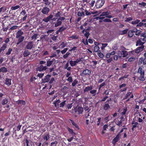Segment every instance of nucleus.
Listing matches in <instances>:
<instances>
[{
  "label": "nucleus",
  "instance_id": "1",
  "mask_svg": "<svg viewBox=\"0 0 146 146\" xmlns=\"http://www.w3.org/2000/svg\"><path fill=\"white\" fill-rule=\"evenodd\" d=\"M56 60L54 58H50L46 60V67H50L51 66L52 67L50 68H48V71L49 73L51 72L54 71V69L56 68L55 64Z\"/></svg>",
  "mask_w": 146,
  "mask_h": 146
},
{
  "label": "nucleus",
  "instance_id": "2",
  "mask_svg": "<svg viewBox=\"0 0 146 146\" xmlns=\"http://www.w3.org/2000/svg\"><path fill=\"white\" fill-rule=\"evenodd\" d=\"M90 28L89 27L86 29H84L82 31V33L83 34H84V32H85V33H84V36L86 38V40L85 41L84 39H82V42L85 45H88V38L90 34L89 33V31L90 30Z\"/></svg>",
  "mask_w": 146,
  "mask_h": 146
},
{
  "label": "nucleus",
  "instance_id": "3",
  "mask_svg": "<svg viewBox=\"0 0 146 146\" xmlns=\"http://www.w3.org/2000/svg\"><path fill=\"white\" fill-rule=\"evenodd\" d=\"M137 73L139 76L138 77V79L141 81H144L145 80L144 78L145 70L141 67H139L137 70Z\"/></svg>",
  "mask_w": 146,
  "mask_h": 146
},
{
  "label": "nucleus",
  "instance_id": "4",
  "mask_svg": "<svg viewBox=\"0 0 146 146\" xmlns=\"http://www.w3.org/2000/svg\"><path fill=\"white\" fill-rule=\"evenodd\" d=\"M105 0H97L96 3L95 7L99 8L102 7L105 3Z\"/></svg>",
  "mask_w": 146,
  "mask_h": 146
},
{
  "label": "nucleus",
  "instance_id": "5",
  "mask_svg": "<svg viewBox=\"0 0 146 146\" xmlns=\"http://www.w3.org/2000/svg\"><path fill=\"white\" fill-rule=\"evenodd\" d=\"M48 68L46 67V66H44L42 65H40L39 66H38L36 68V71L37 72H41L42 71H45L46 70L48 71Z\"/></svg>",
  "mask_w": 146,
  "mask_h": 146
},
{
  "label": "nucleus",
  "instance_id": "6",
  "mask_svg": "<svg viewBox=\"0 0 146 146\" xmlns=\"http://www.w3.org/2000/svg\"><path fill=\"white\" fill-rule=\"evenodd\" d=\"M52 86L51 84H49V86H47L46 85L45 86V87L46 88H48L49 90L48 92L49 94L51 95L53 94L55 92V90L53 88H52Z\"/></svg>",
  "mask_w": 146,
  "mask_h": 146
},
{
  "label": "nucleus",
  "instance_id": "7",
  "mask_svg": "<svg viewBox=\"0 0 146 146\" xmlns=\"http://www.w3.org/2000/svg\"><path fill=\"white\" fill-rule=\"evenodd\" d=\"M51 76L50 74H48L45 76L44 78H42L41 80L42 82L43 83L48 82L50 80V78Z\"/></svg>",
  "mask_w": 146,
  "mask_h": 146
},
{
  "label": "nucleus",
  "instance_id": "8",
  "mask_svg": "<svg viewBox=\"0 0 146 146\" xmlns=\"http://www.w3.org/2000/svg\"><path fill=\"white\" fill-rule=\"evenodd\" d=\"M34 45L33 41L28 42L26 48L28 49L31 50L34 47Z\"/></svg>",
  "mask_w": 146,
  "mask_h": 146
},
{
  "label": "nucleus",
  "instance_id": "9",
  "mask_svg": "<svg viewBox=\"0 0 146 146\" xmlns=\"http://www.w3.org/2000/svg\"><path fill=\"white\" fill-rule=\"evenodd\" d=\"M91 73V71L88 69L84 70L80 74V75L81 76H84L85 75H89Z\"/></svg>",
  "mask_w": 146,
  "mask_h": 146
},
{
  "label": "nucleus",
  "instance_id": "10",
  "mask_svg": "<svg viewBox=\"0 0 146 146\" xmlns=\"http://www.w3.org/2000/svg\"><path fill=\"white\" fill-rule=\"evenodd\" d=\"M53 17V15L52 14H50L49 16L46 18H44L42 19V21L46 23H48L52 20V18Z\"/></svg>",
  "mask_w": 146,
  "mask_h": 146
},
{
  "label": "nucleus",
  "instance_id": "11",
  "mask_svg": "<svg viewBox=\"0 0 146 146\" xmlns=\"http://www.w3.org/2000/svg\"><path fill=\"white\" fill-rule=\"evenodd\" d=\"M145 46H140L137 48L135 50V52L137 54H139L143 51L144 48Z\"/></svg>",
  "mask_w": 146,
  "mask_h": 146
},
{
  "label": "nucleus",
  "instance_id": "12",
  "mask_svg": "<svg viewBox=\"0 0 146 146\" xmlns=\"http://www.w3.org/2000/svg\"><path fill=\"white\" fill-rule=\"evenodd\" d=\"M121 49L122 50L121 52V54L123 55V57H125L128 55L127 52V51H125L126 48L123 46H121Z\"/></svg>",
  "mask_w": 146,
  "mask_h": 146
},
{
  "label": "nucleus",
  "instance_id": "13",
  "mask_svg": "<svg viewBox=\"0 0 146 146\" xmlns=\"http://www.w3.org/2000/svg\"><path fill=\"white\" fill-rule=\"evenodd\" d=\"M139 64L141 65L143 64V65L146 64V60L144 58L141 57L139 58Z\"/></svg>",
  "mask_w": 146,
  "mask_h": 146
},
{
  "label": "nucleus",
  "instance_id": "14",
  "mask_svg": "<svg viewBox=\"0 0 146 146\" xmlns=\"http://www.w3.org/2000/svg\"><path fill=\"white\" fill-rule=\"evenodd\" d=\"M49 9L47 7H45L42 9L41 12L44 14L47 15L49 11Z\"/></svg>",
  "mask_w": 146,
  "mask_h": 146
},
{
  "label": "nucleus",
  "instance_id": "15",
  "mask_svg": "<svg viewBox=\"0 0 146 146\" xmlns=\"http://www.w3.org/2000/svg\"><path fill=\"white\" fill-rule=\"evenodd\" d=\"M110 108L109 104L105 102L103 106V109L105 111H107Z\"/></svg>",
  "mask_w": 146,
  "mask_h": 146
},
{
  "label": "nucleus",
  "instance_id": "16",
  "mask_svg": "<svg viewBox=\"0 0 146 146\" xmlns=\"http://www.w3.org/2000/svg\"><path fill=\"white\" fill-rule=\"evenodd\" d=\"M11 79L6 78L4 84L9 86L11 84Z\"/></svg>",
  "mask_w": 146,
  "mask_h": 146
},
{
  "label": "nucleus",
  "instance_id": "17",
  "mask_svg": "<svg viewBox=\"0 0 146 146\" xmlns=\"http://www.w3.org/2000/svg\"><path fill=\"white\" fill-rule=\"evenodd\" d=\"M99 19L102 20L101 22H111V21L109 19L105 18V17H99Z\"/></svg>",
  "mask_w": 146,
  "mask_h": 146
},
{
  "label": "nucleus",
  "instance_id": "18",
  "mask_svg": "<svg viewBox=\"0 0 146 146\" xmlns=\"http://www.w3.org/2000/svg\"><path fill=\"white\" fill-rule=\"evenodd\" d=\"M144 43V42H142L141 40L140 39H139L136 42V46H144L143 44Z\"/></svg>",
  "mask_w": 146,
  "mask_h": 146
},
{
  "label": "nucleus",
  "instance_id": "19",
  "mask_svg": "<svg viewBox=\"0 0 146 146\" xmlns=\"http://www.w3.org/2000/svg\"><path fill=\"white\" fill-rule=\"evenodd\" d=\"M134 34V29L132 30H129L128 33V36L129 37L131 38L133 37Z\"/></svg>",
  "mask_w": 146,
  "mask_h": 146
},
{
  "label": "nucleus",
  "instance_id": "20",
  "mask_svg": "<svg viewBox=\"0 0 146 146\" xmlns=\"http://www.w3.org/2000/svg\"><path fill=\"white\" fill-rule=\"evenodd\" d=\"M54 24L55 27H57L61 25L62 22L58 19L56 21L54 22Z\"/></svg>",
  "mask_w": 146,
  "mask_h": 146
},
{
  "label": "nucleus",
  "instance_id": "21",
  "mask_svg": "<svg viewBox=\"0 0 146 146\" xmlns=\"http://www.w3.org/2000/svg\"><path fill=\"white\" fill-rule=\"evenodd\" d=\"M134 33L136 35L139 36V35H141V31L139 30H138L136 28L134 29Z\"/></svg>",
  "mask_w": 146,
  "mask_h": 146
},
{
  "label": "nucleus",
  "instance_id": "22",
  "mask_svg": "<svg viewBox=\"0 0 146 146\" xmlns=\"http://www.w3.org/2000/svg\"><path fill=\"white\" fill-rule=\"evenodd\" d=\"M24 37L23 36L19 37L18 38V41L16 43L17 45H18L20 43L22 42L24 40Z\"/></svg>",
  "mask_w": 146,
  "mask_h": 146
},
{
  "label": "nucleus",
  "instance_id": "23",
  "mask_svg": "<svg viewBox=\"0 0 146 146\" xmlns=\"http://www.w3.org/2000/svg\"><path fill=\"white\" fill-rule=\"evenodd\" d=\"M141 36L144 37L142 39L141 38V39L143 41L145 42L146 41V32L142 33L141 34Z\"/></svg>",
  "mask_w": 146,
  "mask_h": 146
},
{
  "label": "nucleus",
  "instance_id": "24",
  "mask_svg": "<svg viewBox=\"0 0 146 146\" xmlns=\"http://www.w3.org/2000/svg\"><path fill=\"white\" fill-rule=\"evenodd\" d=\"M139 7L141 8H146V3L144 2L139 3H138Z\"/></svg>",
  "mask_w": 146,
  "mask_h": 146
},
{
  "label": "nucleus",
  "instance_id": "25",
  "mask_svg": "<svg viewBox=\"0 0 146 146\" xmlns=\"http://www.w3.org/2000/svg\"><path fill=\"white\" fill-rule=\"evenodd\" d=\"M23 32L21 30H20L18 31L16 34V38H18L19 37L22 36L21 35L23 34Z\"/></svg>",
  "mask_w": 146,
  "mask_h": 146
},
{
  "label": "nucleus",
  "instance_id": "26",
  "mask_svg": "<svg viewBox=\"0 0 146 146\" xmlns=\"http://www.w3.org/2000/svg\"><path fill=\"white\" fill-rule=\"evenodd\" d=\"M93 87L92 86H88L86 87L84 90V92H88L89 91H90L93 89Z\"/></svg>",
  "mask_w": 146,
  "mask_h": 146
},
{
  "label": "nucleus",
  "instance_id": "27",
  "mask_svg": "<svg viewBox=\"0 0 146 146\" xmlns=\"http://www.w3.org/2000/svg\"><path fill=\"white\" fill-rule=\"evenodd\" d=\"M21 5H16L15 6H12L11 8V10H16L19 8L20 7Z\"/></svg>",
  "mask_w": 146,
  "mask_h": 146
},
{
  "label": "nucleus",
  "instance_id": "28",
  "mask_svg": "<svg viewBox=\"0 0 146 146\" xmlns=\"http://www.w3.org/2000/svg\"><path fill=\"white\" fill-rule=\"evenodd\" d=\"M110 14V12H108V11H107L106 12H103L100 15V17H101V16H106H106L108 15H109Z\"/></svg>",
  "mask_w": 146,
  "mask_h": 146
},
{
  "label": "nucleus",
  "instance_id": "29",
  "mask_svg": "<svg viewBox=\"0 0 146 146\" xmlns=\"http://www.w3.org/2000/svg\"><path fill=\"white\" fill-rule=\"evenodd\" d=\"M72 125H73L75 126V127L77 129H78L79 130V126L78 125L72 120L71 119H69Z\"/></svg>",
  "mask_w": 146,
  "mask_h": 146
},
{
  "label": "nucleus",
  "instance_id": "30",
  "mask_svg": "<svg viewBox=\"0 0 146 146\" xmlns=\"http://www.w3.org/2000/svg\"><path fill=\"white\" fill-rule=\"evenodd\" d=\"M69 63L70 66L72 67L75 66L77 64L76 60L73 61L72 60L70 61Z\"/></svg>",
  "mask_w": 146,
  "mask_h": 146
},
{
  "label": "nucleus",
  "instance_id": "31",
  "mask_svg": "<svg viewBox=\"0 0 146 146\" xmlns=\"http://www.w3.org/2000/svg\"><path fill=\"white\" fill-rule=\"evenodd\" d=\"M8 98H6L2 100L1 103L2 105H4L7 104L8 103Z\"/></svg>",
  "mask_w": 146,
  "mask_h": 146
},
{
  "label": "nucleus",
  "instance_id": "32",
  "mask_svg": "<svg viewBox=\"0 0 146 146\" xmlns=\"http://www.w3.org/2000/svg\"><path fill=\"white\" fill-rule=\"evenodd\" d=\"M66 29L67 27H64V25H63L58 29V31H60V32H62L64 31Z\"/></svg>",
  "mask_w": 146,
  "mask_h": 146
},
{
  "label": "nucleus",
  "instance_id": "33",
  "mask_svg": "<svg viewBox=\"0 0 146 146\" xmlns=\"http://www.w3.org/2000/svg\"><path fill=\"white\" fill-rule=\"evenodd\" d=\"M61 101L59 99H58L57 100V99H56V100L54 103L56 107H59V103Z\"/></svg>",
  "mask_w": 146,
  "mask_h": 146
},
{
  "label": "nucleus",
  "instance_id": "34",
  "mask_svg": "<svg viewBox=\"0 0 146 146\" xmlns=\"http://www.w3.org/2000/svg\"><path fill=\"white\" fill-rule=\"evenodd\" d=\"M30 54V52L28 50H25L24 51L23 55V56L25 57H27Z\"/></svg>",
  "mask_w": 146,
  "mask_h": 146
},
{
  "label": "nucleus",
  "instance_id": "35",
  "mask_svg": "<svg viewBox=\"0 0 146 146\" xmlns=\"http://www.w3.org/2000/svg\"><path fill=\"white\" fill-rule=\"evenodd\" d=\"M131 124L133 125L132 126L133 127L135 128L139 127V124L134 121H132Z\"/></svg>",
  "mask_w": 146,
  "mask_h": 146
},
{
  "label": "nucleus",
  "instance_id": "36",
  "mask_svg": "<svg viewBox=\"0 0 146 146\" xmlns=\"http://www.w3.org/2000/svg\"><path fill=\"white\" fill-rule=\"evenodd\" d=\"M77 110L78 114H81L83 111V108L79 106L77 108Z\"/></svg>",
  "mask_w": 146,
  "mask_h": 146
},
{
  "label": "nucleus",
  "instance_id": "37",
  "mask_svg": "<svg viewBox=\"0 0 146 146\" xmlns=\"http://www.w3.org/2000/svg\"><path fill=\"white\" fill-rule=\"evenodd\" d=\"M16 102L18 104H20L23 105H25L26 104L25 101L23 100H18Z\"/></svg>",
  "mask_w": 146,
  "mask_h": 146
},
{
  "label": "nucleus",
  "instance_id": "38",
  "mask_svg": "<svg viewBox=\"0 0 146 146\" xmlns=\"http://www.w3.org/2000/svg\"><path fill=\"white\" fill-rule=\"evenodd\" d=\"M68 129L70 133L73 136H74L76 135L74 131L72 129L68 127Z\"/></svg>",
  "mask_w": 146,
  "mask_h": 146
},
{
  "label": "nucleus",
  "instance_id": "39",
  "mask_svg": "<svg viewBox=\"0 0 146 146\" xmlns=\"http://www.w3.org/2000/svg\"><path fill=\"white\" fill-rule=\"evenodd\" d=\"M7 71V68L5 67H2L0 68V72L5 73Z\"/></svg>",
  "mask_w": 146,
  "mask_h": 146
},
{
  "label": "nucleus",
  "instance_id": "40",
  "mask_svg": "<svg viewBox=\"0 0 146 146\" xmlns=\"http://www.w3.org/2000/svg\"><path fill=\"white\" fill-rule=\"evenodd\" d=\"M66 100H64L63 102L60 103L59 104V107L60 108H63L66 104Z\"/></svg>",
  "mask_w": 146,
  "mask_h": 146
},
{
  "label": "nucleus",
  "instance_id": "41",
  "mask_svg": "<svg viewBox=\"0 0 146 146\" xmlns=\"http://www.w3.org/2000/svg\"><path fill=\"white\" fill-rule=\"evenodd\" d=\"M38 35L37 34H35L33 35L31 37V38L32 40L34 39V41H35L37 38Z\"/></svg>",
  "mask_w": 146,
  "mask_h": 146
},
{
  "label": "nucleus",
  "instance_id": "42",
  "mask_svg": "<svg viewBox=\"0 0 146 146\" xmlns=\"http://www.w3.org/2000/svg\"><path fill=\"white\" fill-rule=\"evenodd\" d=\"M95 3V1L94 0H92L91 1H90L89 3L90 7H92L93 6Z\"/></svg>",
  "mask_w": 146,
  "mask_h": 146
},
{
  "label": "nucleus",
  "instance_id": "43",
  "mask_svg": "<svg viewBox=\"0 0 146 146\" xmlns=\"http://www.w3.org/2000/svg\"><path fill=\"white\" fill-rule=\"evenodd\" d=\"M140 21V20L137 19L135 21H132L131 22V23L133 25H135L137 24H138Z\"/></svg>",
  "mask_w": 146,
  "mask_h": 146
},
{
  "label": "nucleus",
  "instance_id": "44",
  "mask_svg": "<svg viewBox=\"0 0 146 146\" xmlns=\"http://www.w3.org/2000/svg\"><path fill=\"white\" fill-rule=\"evenodd\" d=\"M97 92L96 90H91L90 91V93L92 94L93 96H95L96 95V93Z\"/></svg>",
  "mask_w": 146,
  "mask_h": 146
},
{
  "label": "nucleus",
  "instance_id": "45",
  "mask_svg": "<svg viewBox=\"0 0 146 146\" xmlns=\"http://www.w3.org/2000/svg\"><path fill=\"white\" fill-rule=\"evenodd\" d=\"M26 14V12L25 10H23L20 13V16H25Z\"/></svg>",
  "mask_w": 146,
  "mask_h": 146
},
{
  "label": "nucleus",
  "instance_id": "46",
  "mask_svg": "<svg viewBox=\"0 0 146 146\" xmlns=\"http://www.w3.org/2000/svg\"><path fill=\"white\" fill-rule=\"evenodd\" d=\"M68 78L66 79V80L69 83H71L73 82V80L72 76H70L68 77Z\"/></svg>",
  "mask_w": 146,
  "mask_h": 146
},
{
  "label": "nucleus",
  "instance_id": "47",
  "mask_svg": "<svg viewBox=\"0 0 146 146\" xmlns=\"http://www.w3.org/2000/svg\"><path fill=\"white\" fill-rule=\"evenodd\" d=\"M85 15L86 16H88L89 15H90L92 14H94L93 13H92V12H88V10L86 9L85 10Z\"/></svg>",
  "mask_w": 146,
  "mask_h": 146
},
{
  "label": "nucleus",
  "instance_id": "48",
  "mask_svg": "<svg viewBox=\"0 0 146 146\" xmlns=\"http://www.w3.org/2000/svg\"><path fill=\"white\" fill-rule=\"evenodd\" d=\"M7 45L6 44H3L2 46L0 48L1 49V50L4 51V50L6 49L7 48Z\"/></svg>",
  "mask_w": 146,
  "mask_h": 146
},
{
  "label": "nucleus",
  "instance_id": "49",
  "mask_svg": "<svg viewBox=\"0 0 146 146\" xmlns=\"http://www.w3.org/2000/svg\"><path fill=\"white\" fill-rule=\"evenodd\" d=\"M78 83V81L77 79H75L74 81H73L72 84V86L74 87Z\"/></svg>",
  "mask_w": 146,
  "mask_h": 146
},
{
  "label": "nucleus",
  "instance_id": "50",
  "mask_svg": "<svg viewBox=\"0 0 146 146\" xmlns=\"http://www.w3.org/2000/svg\"><path fill=\"white\" fill-rule=\"evenodd\" d=\"M6 10L5 7L3 6L0 8V13L4 12Z\"/></svg>",
  "mask_w": 146,
  "mask_h": 146
},
{
  "label": "nucleus",
  "instance_id": "51",
  "mask_svg": "<svg viewBox=\"0 0 146 146\" xmlns=\"http://www.w3.org/2000/svg\"><path fill=\"white\" fill-rule=\"evenodd\" d=\"M99 49V47L98 46H95L94 48V50L95 52H98Z\"/></svg>",
  "mask_w": 146,
  "mask_h": 146
},
{
  "label": "nucleus",
  "instance_id": "52",
  "mask_svg": "<svg viewBox=\"0 0 146 146\" xmlns=\"http://www.w3.org/2000/svg\"><path fill=\"white\" fill-rule=\"evenodd\" d=\"M83 58L82 57H80L79 58L77 59L76 60L77 63H78L80 62H83Z\"/></svg>",
  "mask_w": 146,
  "mask_h": 146
},
{
  "label": "nucleus",
  "instance_id": "53",
  "mask_svg": "<svg viewBox=\"0 0 146 146\" xmlns=\"http://www.w3.org/2000/svg\"><path fill=\"white\" fill-rule=\"evenodd\" d=\"M132 92H128L126 94L124 98V99H127V98L130 96V95L131 94Z\"/></svg>",
  "mask_w": 146,
  "mask_h": 146
},
{
  "label": "nucleus",
  "instance_id": "54",
  "mask_svg": "<svg viewBox=\"0 0 146 146\" xmlns=\"http://www.w3.org/2000/svg\"><path fill=\"white\" fill-rule=\"evenodd\" d=\"M128 30V29H125V30H123L121 31V35H125V34H127Z\"/></svg>",
  "mask_w": 146,
  "mask_h": 146
},
{
  "label": "nucleus",
  "instance_id": "55",
  "mask_svg": "<svg viewBox=\"0 0 146 146\" xmlns=\"http://www.w3.org/2000/svg\"><path fill=\"white\" fill-rule=\"evenodd\" d=\"M133 20V18L132 17H129L126 18L125 21L126 22H129V21H132Z\"/></svg>",
  "mask_w": 146,
  "mask_h": 146
},
{
  "label": "nucleus",
  "instance_id": "56",
  "mask_svg": "<svg viewBox=\"0 0 146 146\" xmlns=\"http://www.w3.org/2000/svg\"><path fill=\"white\" fill-rule=\"evenodd\" d=\"M98 55L100 58H103L104 56L103 54L101 52L100 50L98 52Z\"/></svg>",
  "mask_w": 146,
  "mask_h": 146
},
{
  "label": "nucleus",
  "instance_id": "57",
  "mask_svg": "<svg viewBox=\"0 0 146 146\" xmlns=\"http://www.w3.org/2000/svg\"><path fill=\"white\" fill-rule=\"evenodd\" d=\"M79 9L82 11L81 12V13L83 16V17H84L85 16V14L84 13L85 12V11H83L84 10L82 7L80 8Z\"/></svg>",
  "mask_w": 146,
  "mask_h": 146
},
{
  "label": "nucleus",
  "instance_id": "58",
  "mask_svg": "<svg viewBox=\"0 0 146 146\" xmlns=\"http://www.w3.org/2000/svg\"><path fill=\"white\" fill-rule=\"evenodd\" d=\"M66 46V44L64 42H62L60 46V48H64Z\"/></svg>",
  "mask_w": 146,
  "mask_h": 146
},
{
  "label": "nucleus",
  "instance_id": "59",
  "mask_svg": "<svg viewBox=\"0 0 146 146\" xmlns=\"http://www.w3.org/2000/svg\"><path fill=\"white\" fill-rule=\"evenodd\" d=\"M70 54V53L69 52H68L66 54L63 55V57L64 58H66Z\"/></svg>",
  "mask_w": 146,
  "mask_h": 146
},
{
  "label": "nucleus",
  "instance_id": "60",
  "mask_svg": "<svg viewBox=\"0 0 146 146\" xmlns=\"http://www.w3.org/2000/svg\"><path fill=\"white\" fill-rule=\"evenodd\" d=\"M118 140V139H116V138L115 137L113 139L112 141V143L114 145H115L116 143L117 142Z\"/></svg>",
  "mask_w": 146,
  "mask_h": 146
},
{
  "label": "nucleus",
  "instance_id": "61",
  "mask_svg": "<svg viewBox=\"0 0 146 146\" xmlns=\"http://www.w3.org/2000/svg\"><path fill=\"white\" fill-rule=\"evenodd\" d=\"M13 49L11 48H9L8 50V51L5 54L6 55H9L10 54L11 52L12 51Z\"/></svg>",
  "mask_w": 146,
  "mask_h": 146
},
{
  "label": "nucleus",
  "instance_id": "62",
  "mask_svg": "<svg viewBox=\"0 0 146 146\" xmlns=\"http://www.w3.org/2000/svg\"><path fill=\"white\" fill-rule=\"evenodd\" d=\"M49 134L48 133L46 135L44 136L43 137L44 140H45L46 141L48 140L49 138Z\"/></svg>",
  "mask_w": 146,
  "mask_h": 146
},
{
  "label": "nucleus",
  "instance_id": "63",
  "mask_svg": "<svg viewBox=\"0 0 146 146\" xmlns=\"http://www.w3.org/2000/svg\"><path fill=\"white\" fill-rule=\"evenodd\" d=\"M84 110L86 112H89L90 109H89V108L88 106H85L84 107Z\"/></svg>",
  "mask_w": 146,
  "mask_h": 146
},
{
  "label": "nucleus",
  "instance_id": "64",
  "mask_svg": "<svg viewBox=\"0 0 146 146\" xmlns=\"http://www.w3.org/2000/svg\"><path fill=\"white\" fill-rule=\"evenodd\" d=\"M61 14V11H58L57 12V13L55 14V17H57V18L58 17H60V15Z\"/></svg>",
  "mask_w": 146,
  "mask_h": 146
}]
</instances>
